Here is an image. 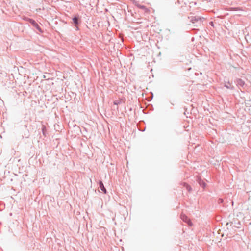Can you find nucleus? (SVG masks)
<instances>
[{"label":"nucleus","instance_id":"f257e3e1","mask_svg":"<svg viewBox=\"0 0 251 251\" xmlns=\"http://www.w3.org/2000/svg\"><path fill=\"white\" fill-rule=\"evenodd\" d=\"M99 186L101 191H102L104 194H106L107 192L105 188L104 185L101 181H100L99 182Z\"/></svg>","mask_w":251,"mask_h":251},{"label":"nucleus","instance_id":"f03ea898","mask_svg":"<svg viewBox=\"0 0 251 251\" xmlns=\"http://www.w3.org/2000/svg\"><path fill=\"white\" fill-rule=\"evenodd\" d=\"M226 228L229 230H232V229H233V227H235V226H233L232 224H229L227 223L226 225Z\"/></svg>","mask_w":251,"mask_h":251},{"label":"nucleus","instance_id":"7ed1b4c3","mask_svg":"<svg viewBox=\"0 0 251 251\" xmlns=\"http://www.w3.org/2000/svg\"><path fill=\"white\" fill-rule=\"evenodd\" d=\"M187 217L183 215L182 216V219L184 221L185 220L186 222H188V224L190 225V226H191L192 225V223L190 221V220H188V221H186L187 220Z\"/></svg>","mask_w":251,"mask_h":251},{"label":"nucleus","instance_id":"20e7f679","mask_svg":"<svg viewBox=\"0 0 251 251\" xmlns=\"http://www.w3.org/2000/svg\"><path fill=\"white\" fill-rule=\"evenodd\" d=\"M74 22L75 24H78V19L76 17H75L73 18V19Z\"/></svg>","mask_w":251,"mask_h":251},{"label":"nucleus","instance_id":"39448f33","mask_svg":"<svg viewBox=\"0 0 251 251\" xmlns=\"http://www.w3.org/2000/svg\"><path fill=\"white\" fill-rule=\"evenodd\" d=\"M233 230L235 231L234 228H233V229H232V230H229V234L230 235H232ZM233 233H235V232H233Z\"/></svg>","mask_w":251,"mask_h":251},{"label":"nucleus","instance_id":"423d86ee","mask_svg":"<svg viewBox=\"0 0 251 251\" xmlns=\"http://www.w3.org/2000/svg\"><path fill=\"white\" fill-rule=\"evenodd\" d=\"M119 102H120L119 101H114L113 103H114V104L117 105L119 103Z\"/></svg>","mask_w":251,"mask_h":251},{"label":"nucleus","instance_id":"0eeeda50","mask_svg":"<svg viewBox=\"0 0 251 251\" xmlns=\"http://www.w3.org/2000/svg\"><path fill=\"white\" fill-rule=\"evenodd\" d=\"M33 24L35 25V26H36L37 27V28H39V26H38V24H37L34 22H33Z\"/></svg>","mask_w":251,"mask_h":251},{"label":"nucleus","instance_id":"6e6552de","mask_svg":"<svg viewBox=\"0 0 251 251\" xmlns=\"http://www.w3.org/2000/svg\"><path fill=\"white\" fill-rule=\"evenodd\" d=\"M242 83V82L241 81V80H239V81H238V84L241 85Z\"/></svg>","mask_w":251,"mask_h":251}]
</instances>
